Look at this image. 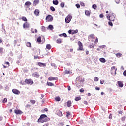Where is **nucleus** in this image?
Listing matches in <instances>:
<instances>
[{"label": "nucleus", "mask_w": 126, "mask_h": 126, "mask_svg": "<svg viewBox=\"0 0 126 126\" xmlns=\"http://www.w3.org/2000/svg\"><path fill=\"white\" fill-rule=\"evenodd\" d=\"M27 47H31V43L30 42H27L26 44Z\"/></svg>", "instance_id": "37"}, {"label": "nucleus", "mask_w": 126, "mask_h": 126, "mask_svg": "<svg viewBox=\"0 0 126 126\" xmlns=\"http://www.w3.org/2000/svg\"><path fill=\"white\" fill-rule=\"evenodd\" d=\"M47 85L48 86H54V84H53V83L48 82L47 83Z\"/></svg>", "instance_id": "28"}, {"label": "nucleus", "mask_w": 126, "mask_h": 126, "mask_svg": "<svg viewBox=\"0 0 126 126\" xmlns=\"http://www.w3.org/2000/svg\"><path fill=\"white\" fill-rule=\"evenodd\" d=\"M45 95H44L43 94H41V99H43V98H44Z\"/></svg>", "instance_id": "60"}, {"label": "nucleus", "mask_w": 126, "mask_h": 126, "mask_svg": "<svg viewBox=\"0 0 126 126\" xmlns=\"http://www.w3.org/2000/svg\"><path fill=\"white\" fill-rule=\"evenodd\" d=\"M51 66H54L55 68H57V66L54 63H51Z\"/></svg>", "instance_id": "41"}, {"label": "nucleus", "mask_w": 126, "mask_h": 126, "mask_svg": "<svg viewBox=\"0 0 126 126\" xmlns=\"http://www.w3.org/2000/svg\"><path fill=\"white\" fill-rule=\"evenodd\" d=\"M80 5H81V6H85L84 3L83 2L80 3Z\"/></svg>", "instance_id": "59"}, {"label": "nucleus", "mask_w": 126, "mask_h": 126, "mask_svg": "<svg viewBox=\"0 0 126 126\" xmlns=\"http://www.w3.org/2000/svg\"><path fill=\"white\" fill-rule=\"evenodd\" d=\"M121 120L122 121H125V120H126V117L124 116V117H123L122 118H121Z\"/></svg>", "instance_id": "61"}, {"label": "nucleus", "mask_w": 126, "mask_h": 126, "mask_svg": "<svg viewBox=\"0 0 126 126\" xmlns=\"http://www.w3.org/2000/svg\"><path fill=\"white\" fill-rule=\"evenodd\" d=\"M67 107H71V101H68L67 102Z\"/></svg>", "instance_id": "26"}, {"label": "nucleus", "mask_w": 126, "mask_h": 126, "mask_svg": "<svg viewBox=\"0 0 126 126\" xmlns=\"http://www.w3.org/2000/svg\"><path fill=\"white\" fill-rule=\"evenodd\" d=\"M64 5H65L64 2H61L60 4V6L62 8H63V7H64Z\"/></svg>", "instance_id": "31"}, {"label": "nucleus", "mask_w": 126, "mask_h": 126, "mask_svg": "<svg viewBox=\"0 0 126 126\" xmlns=\"http://www.w3.org/2000/svg\"><path fill=\"white\" fill-rule=\"evenodd\" d=\"M123 75H124V76H126V70H125V71H124V72H123Z\"/></svg>", "instance_id": "58"}, {"label": "nucleus", "mask_w": 126, "mask_h": 126, "mask_svg": "<svg viewBox=\"0 0 126 126\" xmlns=\"http://www.w3.org/2000/svg\"><path fill=\"white\" fill-rule=\"evenodd\" d=\"M81 100V98L80 97H77L75 98V101H80Z\"/></svg>", "instance_id": "30"}, {"label": "nucleus", "mask_w": 126, "mask_h": 126, "mask_svg": "<svg viewBox=\"0 0 126 126\" xmlns=\"http://www.w3.org/2000/svg\"><path fill=\"white\" fill-rule=\"evenodd\" d=\"M107 18L108 20H110L111 21V13H110L109 15H108L107 16Z\"/></svg>", "instance_id": "33"}, {"label": "nucleus", "mask_w": 126, "mask_h": 126, "mask_svg": "<svg viewBox=\"0 0 126 126\" xmlns=\"http://www.w3.org/2000/svg\"><path fill=\"white\" fill-rule=\"evenodd\" d=\"M99 48H100L101 49H104V48L106 47V45H101V46H99Z\"/></svg>", "instance_id": "44"}, {"label": "nucleus", "mask_w": 126, "mask_h": 126, "mask_svg": "<svg viewBox=\"0 0 126 126\" xmlns=\"http://www.w3.org/2000/svg\"><path fill=\"white\" fill-rule=\"evenodd\" d=\"M39 14H40V11L38 9H36L34 12V14H35L36 16H39Z\"/></svg>", "instance_id": "12"}, {"label": "nucleus", "mask_w": 126, "mask_h": 126, "mask_svg": "<svg viewBox=\"0 0 126 126\" xmlns=\"http://www.w3.org/2000/svg\"><path fill=\"white\" fill-rule=\"evenodd\" d=\"M116 55V56L118 57V58H120V57H122V54L121 53H117Z\"/></svg>", "instance_id": "40"}, {"label": "nucleus", "mask_w": 126, "mask_h": 126, "mask_svg": "<svg viewBox=\"0 0 126 126\" xmlns=\"http://www.w3.org/2000/svg\"><path fill=\"white\" fill-rule=\"evenodd\" d=\"M56 113L58 116H59V117H62V116H63V113L60 110L57 111Z\"/></svg>", "instance_id": "14"}, {"label": "nucleus", "mask_w": 126, "mask_h": 126, "mask_svg": "<svg viewBox=\"0 0 126 126\" xmlns=\"http://www.w3.org/2000/svg\"><path fill=\"white\" fill-rule=\"evenodd\" d=\"M55 100L57 101V102H60L61 101V97H59V96H58V97H56L55 98Z\"/></svg>", "instance_id": "27"}, {"label": "nucleus", "mask_w": 126, "mask_h": 126, "mask_svg": "<svg viewBox=\"0 0 126 126\" xmlns=\"http://www.w3.org/2000/svg\"><path fill=\"white\" fill-rule=\"evenodd\" d=\"M104 82H105V81H104V80H100V83L101 84H104Z\"/></svg>", "instance_id": "54"}, {"label": "nucleus", "mask_w": 126, "mask_h": 126, "mask_svg": "<svg viewBox=\"0 0 126 126\" xmlns=\"http://www.w3.org/2000/svg\"><path fill=\"white\" fill-rule=\"evenodd\" d=\"M22 20H23V21H27V18L25 17H22Z\"/></svg>", "instance_id": "34"}, {"label": "nucleus", "mask_w": 126, "mask_h": 126, "mask_svg": "<svg viewBox=\"0 0 126 126\" xmlns=\"http://www.w3.org/2000/svg\"><path fill=\"white\" fill-rule=\"evenodd\" d=\"M16 44H17V41L14 40V46H16Z\"/></svg>", "instance_id": "52"}, {"label": "nucleus", "mask_w": 126, "mask_h": 126, "mask_svg": "<svg viewBox=\"0 0 126 126\" xmlns=\"http://www.w3.org/2000/svg\"><path fill=\"white\" fill-rule=\"evenodd\" d=\"M71 19H72V16L70 15H68L66 18H65V22L66 23H69L70 21H71Z\"/></svg>", "instance_id": "3"}, {"label": "nucleus", "mask_w": 126, "mask_h": 126, "mask_svg": "<svg viewBox=\"0 0 126 126\" xmlns=\"http://www.w3.org/2000/svg\"><path fill=\"white\" fill-rule=\"evenodd\" d=\"M69 71L65 70V74H69Z\"/></svg>", "instance_id": "53"}, {"label": "nucleus", "mask_w": 126, "mask_h": 126, "mask_svg": "<svg viewBox=\"0 0 126 126\" xmlns=\"http://www.w3.org/2000/svg\"><path fill=\"white\" fill-rule=\"evenodd\" d=\"M5 63L6 64H7V65H9V62H6Z\"/></svg>", "instance_id": "62"}, {"label": "nucleus", "mask_w": 126, "mask_h": 126, "mask_svg": "<svg viewBox=\"0 0 126 126\" xmlns=\"http://www.w3.org/2000/svg\"><path fill=\"white\" fill-rule=\"evenodd\" d=\"M38 65H39V66H44L45 67L46 63H44L42 62H38Z\"/></svg>", "instance_id": "13"}, {"label": "nucleus", "mask_w": 126, "mask_h": 126, "mask_svg": "<svg viewBox=\"0 0 126 126\" xmlns=\"http://www.w3.org/2000/svg\"><path fill=\"white\" fill-rule=\"evenodd\" d=\"M99 17L100 18H103V17H104V15L103 14H100Z\"/></svg>", "instance_id": "55"}, {"label": "nucleus", "mask_w": 126, "mask_h": 126, "mask_svg": "<svg viewBox=\"0 0 126 126\" xmlns=\"http://www.w3.org/2000/svg\"><path fill=\"white\" fill-rule=\"evenodd\" d=\"M7 102V99L6 98H4L2 101V103H6Z\"/></svg>", "instance_id": "42"}, {"label": "nucleus", "mask_w": 126, "mask_h": 126, "mask_svg": "<svg viewBox=\"0 0 126 126\" xmlns=\"http://www.w3.org/2000/svg\"><path fill=\"white\" fill-rule=\"evenodd\" d=\"M46 49H48V50H50L51 49V45L47 44L46 45Z\"/></svg>", "instance_id": "35"}, {"label": "nucleus", "mask_w": 126, "mask_h": 126, "mask_svg": "<svg viewBox=\"0 0 126 126\" xmlns=\"http://www.w3.org/2000/svg\"><path fill=\"white\" fill-rule=\"evenodd\" d=\"M57 79H58L57 77H50L48 78V80L50 81H52V80H57Z\"/></svg>", "instance_id": "15"}, {"label": "nucleus", "mask_w": 126, "mask_h": 126, "mask_svg": "<svg viewBox=\"0 0 126 126\" xmlns=\"http://www.w3.org/2000/svg\"><path fill=\"white\" fill-rule=\"evenodd\" d=\"M108 24H109V25H110V26H113V23H112V22H111V21H109V22H108Z\"/></svg>", "instance_id": "47"}, {"label": "nucleus", "mask_w": 126, "mask_h": 126, "mask_svg": "<svg viewBox=\"0 0 126 126\" xmlns=\"http://www.w3.org/2000/svg\"><path fill=\"white\" fill-rule=\"evenodd\" d=\"M48 116L46 114H42L38 119L37 122L38 123H45L48 122Z\"/></svg>", "instance_id": "2"}, {"label": "nucleus", "mask_w": 126, "mask_h": 126, "mask_svg": "<svg viewBox=\"0 0 126 126\" xmlns=\"http://www.w3.org/2000/svg\"><path fill=\"white\" fill-rule=\"evenodd\" d=\"M78 46H79V51H82L83 50V46L82 45V43H81V42L78 41Z\"/></svg>", "instance_id": "7"}, {"label": "nucleus", "mask_w": 126, "mask_h": 126, "mask_svg": "<svg viewBox=\"0 0 126 126\" xmlns=\"http://www.w3.org/2000/svg\"><path fill=\"white\" fill-rule=\"evenodd\" d=\"M94 81H99V78L97 77H95L94 78Z\"/></svg>", "instance_id": "38"}, {"label": "nucleus", "mask_w": 126, "mask_h": 126, "mask_svg": "<svg viewBox=\"0 0 126 126\" xmlns=\"http://www.w3.org/2000/svg\"><path fill=\"white\" fill-rule=\"evenodd\" d=\"M116 19V14L114 13H110V21H115Z\"/></svg>", "instance_id": "4"}, {"label": "nucleus", "mask_w": 126, "mask_h": 126, "mask_svg": "<svg viewBox=\"0 0 126 126\" xmlns=\"http://www.w3.org/2000/svg\"><path fill=\"white\" fill-rule=\"evenodd\" d=\"M34 59L36 60L37 59H40V57L38 56H34Z\"/></svg>", "instance_id": "51"}, {"label": "nucleus", "mask_w": 126, "mask_h": 126, "mask_svg": "<svg viewBox=\"0 0 126 126\" xmlns=\"http://www.w3.org/2000/svg\"><path fill=\"white\" fill-rule=\"evenodd\" d=\"M32 33H38V30H37V29H35L34 31L32 30Z\"/></svg>", "instance_id": "39"}, {"label": "nucleus", "mask_w": 126, "mask_h": 126, "mask_svg": "<svg viewBox=\"0 0 126 126\" xmlns=\"http://www.w3.org/2000/svg\"><path fill=\"white\" fill-rule=\"evenodd\" d=\"M49 126V123H46L44 125H43V126Z\"/></svg>", "instance_id": "63"}, {"label": "nucleus", "mask_w": 126, "mask_h": 126, "mask_svg": "<svg viewBox=\"0 0 126 126\" xmlns=\"http://www.w3.org/2000/svg\"><path fill=\"white\" fill-rule=\"evenodd\" d=\"M118 85L119 87H123V86H124V84L123 83V82H122V81H118Z\"/></svg>", "instance_id": "17"}, {"label": "nucleus", "mask_w": 126, "mask_h": 126, "mask_svg": "<svg viewBox=\"0 0 126 126\" xmlns=\"http://www.w3.org/2000/svg\"><path fill=\"white\" fill-rule=\"evenodd\" d=\"M25 82H26V83H27V84H30V83L32 84V83H31V79H26L25 81Z\"/></svg>", "instance_id": "16"}, {"label": "nucleus", "mask_w": 126, "mask_h": 126, "mask_svg": "<svg viewBox=\"0 0 126 126\" xmlns=\"http://www.w3.org/2000/svg\"><path fill=\"white\" fill-rule=\"evenodd\" d=\"M90 37H91V39H94V34H91L90 35Z\"/></svg>", "instance_id": "50"}, {"label": "nucleus", "mask_w": 126, "mask_h": 126, "mask_svg": "<svg viewBox=\"0 0 126 126\" xmlns=\"http://www.w3.org/2000/svg\"><path fill=\"white\" fill-rule=\"evenodd\" d=\"M40 2V0H34L33 5V6H36L37 4H39Z\"/></svg>", "instance_id": "10"}, {"label": "nucleus", "mask_w": 126, "mask_h": 126, "mask_svg": "<svg viewBox=\"0 0 126 126\" xmlns=\"http://www.w3.org/2000/svg\"><path fill=\"white\" fill-rule=\"evenodd\" d=\"M53 19H54L53 18V16H52V15H48L46 17V20H47L49 22L53 21Z\"/></svg>", "instance_id": "6"}, {"label": "nucleus", "mask_w": 126, "mask_h": 126, "mask_svg": "<svg viewBox=\"0 0 126 126\" xmlns=\"http://www.w3.org/2000/svg\"><path fill=\"white\" fill-rule=\"evenodd\" d=\"M53 3L54 5H58L59 4V1L58 0H53Z\"/></svg>", "instance_id": "23"}, {"label": "nucleus", "mask_w": 126, "mask_h": 126, "mask_svg": "<svg viewBox=\"0 0 126 126\" xmlns=\"http://www.w3.org/2000/svg\"><path fill=\"white\" fill-rule=\"evenodd\" d=\"M77 33H78V30H72V35H74V34H77Z\"/></svg>", "instance_id": "18"}, {"label": "nucleus", "mask_w": 126, "mask_h": 126, "mask_svg": "<svg viewBox=\"0 0 126 126\" xmlns=\"http://www.w3.org/2000/svg\"><path fill=\"white\" fill-rule=\"evenodd\" d=\"M3 53V48L2 47L0 48V55H2Z\"/></svg>", "instance_id": "32"}, {"label": "nucleus", "mask_w": 126, "mask_h": 126, "mask_svg": "<svg viewBox=\"0 0 126 126\" xmlns=\"http://www.w3.org/2000/svg\"><path fill=\"white\" fill-rule=\"evenodd\" d=\"M84 104H85V105H87L88 104V103L87 102V101H84Z\"/></svg>", "instance_id": "64"}, {"label": "nucleus", "mask_w": 126, "mask_h": 126, "mask_svg": "<svg viewBox=\"0 0 126 126\" xmlns=\"http://www.w3.org/2000/svg\"><path fill=\"white\" fill-rule=\"evenodd\" d=\"M47 29H50V30H53L54 29V26L52 25H49L48 26V27L47 28Z\"/></svg>", "instance_id": "22"}, {"label": "nucleus", "mask_w": 126, "mask_h": 126, "mask_svg": "<svg viewBox=\"0 0 126 126\" xmlns=\"http://www.w3.org/2000/svg\"><path fill=\"white\" fill-rule=\"evenodd\" d=\"M92 8H93L94 9H96V8H97V5L96 4H93L92 6Z\"/></svg>", "instance_id": "36"}, {"label": "nucleus", "mask_w": 126, "mask_h": 126, "mask_svg": "<svg viewBox=\"0 0 126 126\" xmlns=\"http://www.w3.org/2000/svg\"><path fill=\"white\" fill-rule=\"evenodd\" d=\"M13 93H14V94H20V91H19V90L16 89H13L12 90Z\"/></svg>", "instance_id": "8"}, {"label": "nucleus", "mask_w": 126, "mask_h": 126, "mask_svg": "<svg viewBox=\"0 0 126 126\" xmlns=\"http://www.w3.org/2000/svg\"><path fill=\"white\" fill-rule=\"evenodd\" d=\"M75 6L77 7V8H80V5H79V4H76Z\"/></svg>", "instance_id": "46"}, {"label": "nucleus", "mask_w": 126, "mask_h": 126, "mask_svg": "<svg viewBox=\"0 0 126 126\" xmlns=\"http://www.w3.org/2000/svg\"><path fill=\"white\" fill-rule=\"evenodd\" d=\"M84 81H85L84 77L82 76L77 77L75 80L76 86H77V87L83 86V83H84Z\"/></svg>", "instance_id": "1"}, {"label": "nucleus", "mask_w": 126, "mask_h": 126, "mask_svg": "<svg viewBox=\"0 0 126 126\" xmlns=\"http://www.w3.org/2000/svg\"><path fill=\"white\" fill-rule=\"evenodd\" d=\"M14 112L16 115H21L23 113V112H22V111H21V110H19V109L15 110Z\"/></svg>", "instance_id": "9"}, {"label": "nucleus", "mask_w": 126, "mask_h": 126, "mask_svg": "<svg viewBox=\"0 0 126 126\" xmlns=\"http://www.w3.org/2000/svg\"><path fill=\"white\" fill-rule=\"evenodd\" d=\"M69 34H72V30H69L68 31Z\"/></svg>", "instance_id": "49"}, {"label": "nucleus", "mask_w": 126, "mask_h": 126, "mask_svg": "<svg viewBox=\"0 0 126 126\" xmlns=\"http://www.w3.org/2000/svg\"><path fill=\"white\" fill-rule=\"evenodd\" d=\"M99 61L101 63H106V59L105 58H100L99 59Z\"/></svg>", "instance_id": "20"}, {"label": "nucleus", "mask_w": 126, "mask_h": 126, "mask_svg": "<svg viewBox=\"0 0 126 126\" xmlns=\"http://www.w3.org/2000/svg\"><path fill=\"white\" fill-rule=\"evenodd\" d=\"M30 26V24H29V23H28L27 22H25L23 25V27L24 29L29 28Z\"/></svg>", "instance_id": "5"}, {"label": "nucleus", "mask_w": 126, "mask_h": 126, "mask_svg": "<svg viewBox=\"0 0 126 126\" xmlns=\"http://www.w3.org/2000/svg\"><path fill=\"white\" fill-rule=\"evenodd\" d=\"M80 92H84V89L83 88L80 89Z\"/></svg>", "instance_id": "56"}, {"label": "nucleus", "mask_w": 126, "mask_h": 126, "mask_svg": "<svg viewBox=\"0 0 126 126\" xmlns=\"http://www.w3.org/2000/svg\"><path fill=\"white\" fill-rule=\"evenodd\" d=\"M56 42L57 43V44H61V43H62V40L60 38H58L56 40Z\"/></svg>", "instance_id": "29"}, {"label": "nucleus", "mask_w": 126, "mask_h": 126, "mask_svg": "<svg viewBox=\"0 0 126 126\" xmlns=\"http://www.w3.org/2000/svg\"><path fill=\"white\" fill-rule=\"evenodd\" d=\"M60 37H63L64 38H66L67 37V35H66V33H63L62 34H59Z\"/></svg>", "instance_id": "19"}, {"label": "nucleus", "mask_w": 126, "mask_h": 126, "mask_svg": "<svg viewBox=\"0 0 126 126\" xmlns=\"http://www.w3.org/2000/svg\"><path fill=\"white\" fill-rule=\"evenodd\" d=\"M94 47V45H93V44L90 45L89 46V48H90V49L93 48Z\"/></svg>", "instance_id": "57"}, {"label": "nucleus", "mask_w": 126, "mask_h": 126, "mask_svg": "<svg viewBox=\"0 0 126 126\" xmlns=\"http://www.w3.org/2000/svg\"><path fill=\"white\" fill-rule=\"evenodd\" d=\"M115 2L116 3L119 4L120 3V0H115Z\"/></svg>", "instance_id": "48"}, {"label": "nucleus", "mask_w": 126, "mask_h": 126, "mask_svg": "<svg viewBox=\"0 0 126 126\" xmlns=\"http://www.w3.org/2000/svg\"><path fill=\"white\" fill-rule=\"evenodd\" d=\"M41 39H42V38H41V36L38 37L37 38V42L38 43H41V42H42Z\"/></svg>", "instance_id": "25"}, {"label": "nucleus", "mask_w": 126, "mask_h": 126, "mask_svg": "<svg viewBox=\"0 0 126 126\" xmlns=\"http://www.w3.org/2000/svg\"><path fill=\"white\" fill-rule=\"evenodd\" d=\"M32 76L33 77H36V78H39L40 75H39V73L38 72H35L32 74Z\"/></svg>", "instance_id": "11"}, {"label": "nucleus", "mask_w": 126, "mask_h": 126, "mask_svg": "<svg viewBox=\"0 0 126 126\" xmlns=\"http://www.w3.org/2000/svg\"><path fill=\"white\" fill-rule=\"evenodd\" d=\"M85 14L87 16H90V12L89 11H86Z\"/></svg>", "instance_id": "24"}, {"label": "nucleus", "mask_w": 126, "mask_h": 126, "mask_svg": "<svg viewBox=\"0 0 126 126\" xmlns=\"http://www.w3.org/2000/svg\"><path fill=\"white\" fill-rule=\"evenodd\" d=\"M50 10H52V11H55V8L53 6L50 7Z\"/></svg>", "instance_id": "43"}, {"label": "nucleus", "mask_w": 126, "mask_h": 126, "mask_svg": "<svg viewBox=\"0 0 126 126\" xmlns=\"http://www.w3.org/2000/svg\"><path fill=\"white\" fill-rule=\"evenodd\" d=\"M41 29H42V31H46V28H45V27H44V26L42 27Z\"/></svg>", "instance_id": "45"}, {"label": "nucleus", "mask_w": 126, "mask_h": 126, "mask_svg": "<svg viewBox=\"0 0 126 126\" xmlns=\"http://www.w3.org/2000/svg\"><path fill=\"white\" fill-rule=\"evenodd\" d=\"M25 5L26 6H30L31 5V2H29V1H27L25 3Z\"/></svg>", "instance_id": "21"}]
</instances>
